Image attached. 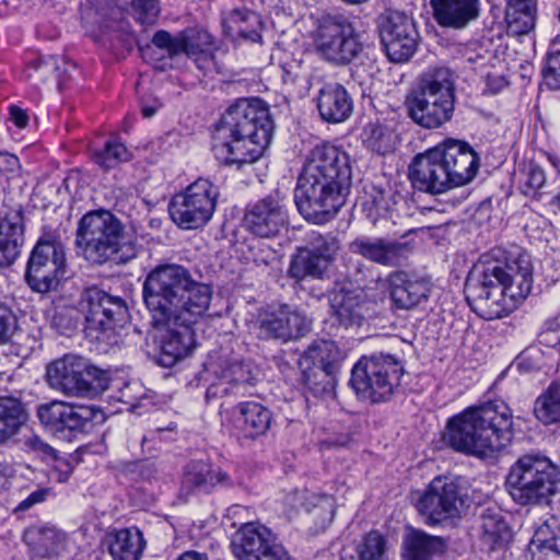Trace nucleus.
I'll return each mask as SVG.
<instances>
[{"mask_svg": "<svg viewBox=\"0 0 560 560\" xmlns=\"http://www.w3.org/2000/svg\"><path fill=\"white\" fill-rule=\"evenodd\" d=\"M142 296L152 317L153 341L160 350L198 347L192 325L209 310L210 285L195 280L182 265L160 264L148 272Z\"/></svg>", "mask_w": 560, "mask_h": 560, "instance_id": "nucleus-1", "label": "nucleus"}, {"mask_svg": "<svg viewBox=\"0 0 560 560\" xmlns=\"http://www.w3.org/2000/svg\"><path fill=\"white\" fill-rule=\"evenodd\" d=\"M533 289L529 256L520 249H495L482 255L465 281V298L471 311L486 320L509 315Z\"/></svg>", "mask_w": 560, "mask_h": 560, "instance_id": "nucleus-2", "label": "nucleus"}, {"mask_svg": "<svg viewBox=\"0 0 560 560\" xmlns=\"http://www.w3.org/2000/svg\"><path fill=\"white\" fill-rule=\"evenodd\" d=\"M351 178L347 152L329 143L316 145L298 178L294 201L299 212L314 224L329 222L345 206Z\"/></svg>", "mask_w": 560, "mask_h": 560, "instance_id": "nucleus-3", "label": "nucleus"}, {"mask_svg": "<svg viewBox=\"0 0 560 560\" xmlns=\"http://www.w3.org/2000/svg\"><path fill=\"white\" fill-rule=\"evenodd\" d=\"M273 128L269 107L262 100L238 98L226 108L214 126L213 154L221 164L240 170L264 155Z\"/></svg>", "mask_w": 560, "mask_h": 560, "instance_id": "nucleus-4", "label": "nucleus"}, {"mask_svg": "<svg viewBox=\"0 0 560 560\" xmlns=\"http://www.w3.org/2000/svg\"><path fill=\"white\" fill-rule=\"evenodd\" d=\"M480 167V156L466 141L447 138L417 154L408 167L413 189L440 195L469 184Z\"/></svg>", "mask_w": 560, "mask_h": 560, "instance_id": "nucleus-5", "label": "nucleus"}, {"mask_svg": "<svg viewBox=\"0 0 560 560\" xmlns=\"http://www.w3.org/2000/svg\"><path fill=\"white\" fill-rule=\"evenodd\" d=\"M512 427L509 406L503 401H490L452 418L444 440L455 451L488 455L510 444Z\"/></svg>", "mask_w": 560, "mask_h": 560, "instance_id": "nucleus-6", "label": "nucleus"}, {"mask_svg": "<svg viewBox=\"0 0 560 560\" xmlns=\"http://www.w3.org/2000/svg\"><path fill=\"white\" fill-rule=\"evenodd\" d=\"M78 253L90 264H127L137 256L136 244L127 238L125 224L105 209L86 212L75 231Z\"/></svg>", "mask_w": 560, "mask_h": 560, "instance_id": "nucleus-7", "label": "nucleus"}, {"mask_svg": "<svg viewBox=\"0 0 560 560\" xmlns=\"http://www.w3.org/2000/svg\"><path fill=\"white\" fill-rule=\"evenodd\" d=\"M504 485L520 506H549L560 492V467L545 454L525 453L510 466Z\"/></svg>", "mask_w": 560, "mask_h": 560, "instance_id": "nucleus-8", "label": "nucleus"}, {"mask_svg": "<svg viewBox=\"0 0 560 560\" xmlns=\"http://www.w3.org/2000/svg\"><path fill=\"white\" fill-rule=\"evenodd\" d=\"M408 117L424 129L451 121L455 110L453 74L444 67L431 68L413 83L405 100Z\"/></svg>", "mask_w": 560, "mask_h": 560, "instance_id": "nucleus-9", "label": "nucleus"}, {"mask_svg": "<svg viewBox=\"0 0 560 560\" xmlns=\"http://www.w3.org/2000/svg\"><path fill=\"white\" fill-rule=\"evenodd\" d=\"M314 51L332 67H347L360 60L364 43L353 16L345 13L323 15L313 33Z\"/></svg>", "mask_w": 560, "mask_h": 560, "instance_id": "nucleus-10", "label": "nucleus"}, {"mask_svg": "<svg viewBox=\"0 0 560 560\" xmlns=\"http://www.w3.org/2000/svg\"><path fill=\"white\" fill-rule=\"evenodd\" d=\"M404 375L400 360L390 353L374 352L363 355L354 364L349 383L360 400L381 404L400 392Z\"/></svg>", "mask_w": 560, "mask_h": 560, "instance_id": "nucleus-11", "label": "nucleus"}, {"mask_svg": "<svg viewBox=\"0 0 560 560\" xmlns=\"http://www.w3.org/2000/svg\"><path fill=\"white\" fill-rule=\"evenodd\" d=\"M83 303L86 338L98 345L116 346L115 328L129 319L126 301L94 287L85 290Z\"/></svg>", "mask_w": 560, "mask_h": 560, "instance_id": "nucleus-12", "label": "nucleus"}, {"mask_svg": "<svg viewBox=\"0 0 560 560\" xmlns=\"http://www.w3.org/2000/svg\"><path fill=\"white\" fill-rule=\"evenodd\" d=\"M340 249V241L332 233H311L305 245L296 247L290 256L287 277L295 284L328 279Z\"/></svg>", "mask_w": 560, "mask_h": 560, "instance_id": "nucleus-13", "label": "nucleus"}, {"mask_svg": "<svg viewBox=\"0 0 560 560\" xmlns=\"http://www.w3.org/2000/svg\"><path fill=\"white\" fill-rule=\"evenodd\" d=\"M47 378L52 387L67 395L95 397L109 386V372L101 370L83 358L67 353L47 366Z\"/></svg>", "mask_w": 560, "mask_h": 560, "instance_id": "nucleus-14", "label": "nucleus"}, {"mask_svg": "<svg viewBox=\"0 0 560 560\" xmlns=\"http://www.w3.org/2000/svg\"><path fill=\"white\" fill-rule=\"evenodd\" d=\"M24 278L34 292L57 290L68 278L67 253L61 241L52 235L39 237L30 254Z\"/></svg>", "mask_w": 560, "mask_h": 560, "instance_id": "nucleus-15", "label": "nucleus"}, {"mask_svg": "<svg viewBox=\"0 0 560 560\" xmlns=\"http://www.w3.org/2000/svg\"><path fill=\"white\" fill-rule=\"evenodd\" d=\"M219 188L206 178H198L184 191L172 197L168 213L172 221L182 230H196L205 226L212 218Z\"/></svg>", "mask_w": 560, "mask_h": 560, "instance_id": "nucleus-16", "label": "nucleus"}, {"mask_svg": "<svg viewBox=\"0 0 560 560\" xmlns=\"http://www.w3.org/2000/svg\"><path fill=\"white\" fill-rule=\"evenodd\" d=\"M465 495L454 479L439 476L419 494L416 509L427 524H441L459 516Z\"/></svg>", "mask_w": 560, "mask_h": 560, "instance_id": "nucleus-17", "label": "nucleus"}, {"mask_svg": "<svg viewBox=\"0 0 560 560\" xmlns=\"http://www.w3.org/2000/svg\"><path fill=\"white\" fill-rule=\"evenodd\" d=\"M377 28L384 51L392 62H406L415 55L419 34L410 16L388 10L380 15Z\"/></svg>", "mask_w": 560, "mask_h": 560, "instance_id": "nucleus-18", "label": "nucleus"}, {"mask_svg": "<svg viewBox=\"0 0 560 560\" xmlns=\"http://www.w3.org/2000/svg\"><path fill=\"white\" fill-rule=\"evenodd\" d=\"M243 221L245 229L258 237L278 236L289 224L284 198L276 191L249 203Z\"/></svg>", "mask_w": 560, "mask_h": 560, "instance_id": "nucleus-19", "label": "nucleus"}, {"mask_svg": "<svg viewBox=\"0 0 560 560\" xmlns=\"http://www.w3.org/2000/svg\"><path fill=\"white\" fill-rule=\"evenodd\" d=\"M339 352H300L298 365L306 387L315 395L334 392L340 369Z\"/></svg>", "mask_w": 560, "mask_h": 560, "instance_id": "nucleus-20", "label": "nucleus"}, {"mask_svg": "<svg viewBox=\"0 0 560 560\" xmlns=\"http://www.w3.org/2000/svg\"><path fill=\"white\" fill-rule=\"evenodd\" d=\"M36 413L39 422L54 433L82 431L96 416L92 407L75 406L61 400L40 404Z\"/></svg>", "mask_w": 560, "mask_h": 560, "instance_id": "nucleus-21", "label": "nucleus"}, {"mask_svg": "<svg viewBox=\"0 0 560 560\" xmlns=\"http://www.w3.org/2000/svg\"><path fill=\"white\" fill-rule=\"evenodd\" d=\"M310 320L295 306L283 304L276 313L260 320L258 337L287 342L303 337L310 330Z\"/></svg>", "mask_w": 560, "mask_h": 560, "instance_id": "nucleus-22", "label": "nucleus"}, {"mask_svg": "<svg viewBox=\"0 0 560 560\" xmlns=\"http://www.w3.org/2000/svg\"><path fill=\"white\" fill-rule=\"evenodd\" d=\"M152 44L164 50L170 58L180 54L195 56L214 44L213 36L206 30L186 28L173 36L170 32L160 30L154 33Z\"/></svg>", "mask_w": 560, "mask_h": 560, "instance_id": "nucleus-23", "label": "nucleus"}, {"mask_svg": "<svg viewBox=\"0 0 560 560\" xmlns=\"http://www.w3.org/2000/svg\"><path fill=\"white\" fill-rule=\"evenodd\" d=\"M388 285L390 300L394 306L400 310H410L427 301L432 289L429 278L401 270L388 276Z\"/></svg>", "mask_w": 560, "mask_h": 560, "instance_id": "nucleus-24", "label": "nucleus"}, {"mask_svg": "<svg viewBox=\"0 0 560 560\" xmlns=\"http://www.w3.org/2000/svg\"><path fill=\"white\" fill-rule=\"evenodd\" d=\"M351 253L386 267H396L405 259L407 244L383 237H358L349 244Z\"/></svg>", "mask_w": 560, "mask_h": 560, "instance_id": "nucleus-25", "label": "nucleus"}, {"mask_svg": "<svg viewBox=\"0 0 560 560\" xmlns=\"http://www.w3.org/2000/svg\"><path fill=\"white\" fill-rule=\"evenodd\" d=\"M316 106L320 118L328 124L346 121L353 112V100L338 82H327L318 91Z\"/></svg>", "mask_w": 560, "mask_h": 560, "instance_id": "nucleus-26", "label": "nucleus"}, {"mask_svg": "<svg viewBox=\"0 0 560 560\" xmlns=\"http://www.w3.org/2000/svg\"><path fill=\"white\" fill-rule=\"evenodd\" d=\"M433 16L443 27L463 30L480 15V0H430Z\"/></svg>", "mask_w": 560, "mask_h": 560, "instance_id": "nucleus-27", "label": "nucleus"}, {"mask_svg": "<svg viewBox=\"0 0 560 560\" xmlns=\"http://www.w3.org/2000/svg\"><path fill=\"white\" fill-rule=\"evenodd\" d=\"M24 214L16 209L0 218V268L11 266L20 256L24 244Z\"/></svg>", "mask_w": 560, "mask_h": 560, "instance_id": "nucleus-28", "label": "nucleus"}, {"mask_svg": "<svg viewBox=\"0 0 560 560\" xmlns=\"http://www.w3.org/2000/svg\"><path fill=\"white\" fill-rule=\"evenodd\" d=\"M276 544H278L276 535L259 523L243 525L233 540L234 553L240 560L257 559Z\"/></svg>", "mask_w": 560, "mask_h": 560, "instance_id": "nucleus-29", "label": "nucleus"}, {"mask_svg": "<svg viewBox=\"0 0 560 560\" xmlns=\"http://www.w3.org/2000/svg\"><path fill=\"white\" fill-rule=\"evenodd\" d=\"M23 539L34 559H52L66 548V534L50 525L28 527Z\"/></svg>", "mask_w": 560, "mask_h": 560, "instance_id": "nucleus-30", "label": "nucleus"}, {"mask_svg": "<svg viewBox=\"0 0 560 560\" xmlns=\"http://www.w3.org/2000/svg\"><path fill=\"white\" fill-rule=\"evenodd\" d=\"M234 421L241 438L256 440L270 429L272 412L256 401H244L234 409Z\"/></svg>", "mask_w": 560, "mask_h": 560, "instance_id": "nucleus-31", "label": "nucleus"}, {"mask_svg": "<svg viewBox=\"0 0 560 560\" xmlns=\"http://www.w3.org/2000/svg\"><path fill=\"white\" fill-rule=\"evenodd\" d=\"M529 560H560V522L550 516L539 524L527 546Z\"/></svg>", "mask_w": 560, "mask_h": 560, "instance_id": "nucleus-32", "label": "nucleus"}, {"mask_svg": "<svg viewBox=\"0 0 560 560\" xmlns=\"http://www.w3.org/2000/svg\"><path fill=\"white\" fill-rule=\"evenodd\" d=\"M402 199L389 185L365 184L362 208L366 218L375 225L381 219L392 218L395 207Z\"/></svg>", "mask_w": 560, "mask_h": 560, "instance_id": "nucleus-33", "label": "nucleus"}, {"mask_svg": "<svg viewBox=\"0 0 560 560\" xmlns=\"http://www.w3.org/2000/svg\"><path fill=\"white\" fill-rule=\"evenodd\" d=\"M402 557L405 560H432L447 548L446 540L423 530L410 528L404 536Z\"/></svg>", "mask_w": 560, "mask_h": 560, "instance_id": "nucleus-34", "label": "nucleus"}, {"mask_svg": "<svg viewBox=\"0 0 560 560\" xmlns=\"http://www.w3.org/2000/svg\"><path fill=\"white\" fill-rule=\"evenodd\" d=\"M329 303L341 325L361 326L364 322L361 296L354 290L346 285H336L329 294Z\"/></svg>", "mask_w": 560, "mask_h": 560, "instance_id": "nucleus-35", "label": "nucleus"}, {"mask_svg": "<svg viewBox=\"0 0 560 560\" xmlns=\"http://www.w3.org/2000/svg\"><path fill=\"white\" fill-rule=\"evenodd\" d=\"M229 476L206 462H190L182 480V491L191 493L195 491L209 492L214 486L225 483Z\"/></svg>", "mask_w": 560, "mask_h": 560, "instance_id": "nucleus-36", "label": "nucleus"}, {"mask_svg": "<svg viewBox=\"0 0 560 560\" xmlns=\"http://www.w3.org/2000/svg\"><path fill=\"white\" fill-rule=\"evenodd\" d=\"M107 547L113 560H140L145 540L139 529L124 528L108 535Z\"/></svg>", "mask_w": 560, "mask_h": 560, "instance_id": "nucleus-37", "label": "nucleus"}, {"mask_svg": "<svg viewBox=\"0 0 560 560\" xmlns=\"http://www.w3.org/2000/svg\"><path fill=\"white\" fill-rule=\"evenodd\" d=\"M206 365L219 378L230 383H252L257 374L252 363L230 354L219 355L215 360L211 358Z\"/></svg>", "mask_w": 560, "mask_h": 560, "instance_id": "nucleus-38", "label": "nucleus"}, {"mask_svg": "<svg viewBox=\"0 0 560 560\" xmlns=\"http://www.w3.org/2000/svg\"><path fill=\"white\" fill-rule=\"evenodd\" d=\"M536 7L533 0H509L505 9V22L510 33L527 34L535 25Z\"/></svg>", "mask_w": 560, "mask_h": 560, "instance_id": "nucleus-39", "label": "nucleus"}, {"mask_svg": "<svg viewBox=\"0 0 560 560\" xmlns=\"http://www.w3.org/2000/svg\"><path fill=\"white\" fill-rule=\"evenodd\" d=\"M26 421L22 402L11 397H0V442L14 435Z\"/></svg>", "mask_w": 560, "mask_h": 560, "instance_id": "nucleus-40", "label": "nucleus"}, {"mask_svg": "<svg viewBox=\"0 0 560 560\" xmlns=\"http://www.w3.org/2000/svg\"><path fill=\"white\" fill-rule=\"evenodd\" d=\"M534 412L545 425L560 423V384L552 383L537 397Z\"/></svg>", "mask_w": 560, "mask_h": 560, "instance_id": "nucleus-41", "label": "nucleus"}, {"mask_svg": "<svg viewBox=\"0 0 560 560\" xmlns=\"http://www.w3.org/2000/svg\"><path fill=\"white\" fill-rule=\"evenodd\" d=\"M229 23L236 26L238 34L253 43L261 40V18L255 11L247 8H236L230 12Z\"/></svg>", "mask_w": 560, "mask_h": 560, "instance_id": "nucleus-42", "label": "nucleus"}, {"mask_svg": "<svg viewBox=\"0 0 560 560\" xmlns=\"http://www.w3.org/2000/svg\"><path fill=\"white\" fill-rule=\"evenodd\" d=\"M362 140L371 151L385 155L395 149V136L385 125L369 122L362 131Z\"/></svg>", "mask_w": 560, "mask_h": 560, "instance_id": "nucleus-43", "label": "nucleus"}, {"mask_svg": "<svg viewBox=\"0 0 560 560\" xmlns=\"http://www.w3.org/2000/svg\"><path fill=\"white\" fill-rule=\"evenodd\" d=\"M131 158L126 145L119 140H107L104 147L93 151L94 162L105 170H110Z\"/></svg>", "mask_w": 560, "mask_h": 560, "instance_id": "nucleus-44", "label": "nucleus"}, {"mask_svg": "<svg viewBox=\"0 0 560 560\" xmlns=\"http://www.w3.org/2000/svg\"><path fill=\"white\" fill-rule=\"evenodd\" d=\"M280 68L284 84L303 85L308 82V67L302 59L287 56L280 61Z\"/></svg>", "mask_w": 560, "mask_h": 560, "instance_id": "nucleus-45", "label": "nucleus"}, {"mask_svg": "<svg viewBox=\"0 0 560 560\" xmlns=\"http://www.w3.org/2000/svg\"><path fill=\"white\" fill-rule=\"evenodd\" d=\"M483 536L493 546L503 541L508 532V525L499 513L487 510L481 515L480 525Z\"/></svg>", "mask_w": 560, "mask_h": 560, "instance_id": "nucleus-46", "label": "nucleus"}, {"mask_svg": "<svg viewBox=\"0 0 560 560\" xmlns=\"http://www.w3.org/2000/svg\"><path fill=\"white\" fill-rule=\"evenodd\" d=\"M131 15L143 26H152L158 22L161 13L159 0H131Z\"/></svg>", "mask_w": 560, "mask_h": 560, "instance_id": "nucleus-47", "label": "nucleus"}, {"mask_svg": "<svg viewBox=\"0 0 560 560\" xmlns=\"http://www.w3.org/2000/svg\"><path fill=\"white\" fill-rule=\"evenodd\" d=\"M386 539L378 532L369 533L359 547V560H383Z\"/></svg>", "mask_w": 560, "mask_h": 560, "instance_id": "nucleus-48", "label": "nucleus"}, {"mask_svg": "<svg viewBox=\"0 0 560 560\" xmlns=\"http://www.w3.org/2000/svg\"><path fill=\"white\" fill-rule=\"evenodd\" d=\"M545 84L550 90H560V48L551 47L545 59L542 68Z\"/></svg>", "mask_w": 560, "mask_h": 560, "instance_id": "nucleus-49", "label": "nucleus"}, {"mask_svg": "<svg viewBox=\"0 0 560 560\" xmlns=\"http://www.w3.org/2000/svg\"><path fill=\"white\" fill-rule=\"evenodd\" d=\"M22 444L26 452L33 453L42 460L48 462L58 459V452L36 434L25 435L22 440Z\"/></svg>", "mask_w": 560, "mask_h": 560, "instance_id": "nucleus-50", "label": "nucleus"}, {"mask_svg": "<svg viewBox=\"0 0 560 560\" xmlns=\"http://www.w3.org/2000/svg\"><path fill=\"white\" fill-rule=\"evenodd\" d=\"M559 324L556 319H549L545 323L542 330L539 332L537 341L546 348H558L560 350V332Z\"/></svg>", "mask_w": 560, "mask_h": 560, "instance_id": "nucleus-51", "label": "nucleus"}, {"mask_svg": "<svg viewBox=\"0 0 560 560\" xmlns=\"http://www.w3.org/2000/svg\"><path fill=\"white\" fill-rule=\"evenodd\" d=\"M191 352H148L150 360L156 365L171 369L185 360Z\"/></svg>", "mask_w": 560, "mask_h": 560, "instance_id": "nucleus-52", "label": "nucleus"}, {"mask_svg": "<svg viewBox=\"0 0 560 560\" xmlns=\"http://www.w3.org/2000/svg\"><path fill=\"white\" fill-rule=\"evenodd\" d=\"M27 69L38 72L42 78H46L50 72L58 69V60L54 56L37 57L28 62Z\"/></svg>", "mask_w": 560, "mask_h": 560, "instance_id": "nucleus-53", "label": "nucleus"}, {"mask_svg": "<svg viewBox=\"0 0 560 560\" xmlns=\"http://www.w3.org/2000/svg\"><path fill=\"white\" fill-rule=\"evenodd\" d=\"M16 319L12 311L0 303V345L4 343L10 336V331L15 327Z\"/></svg>", "mask_w": 560, "mask_h": 560, "instance_id": "nucleus-54", "label": "nucleus"}, {"mask_svg": "<svg viewBox=\"0 0 560 560\" xmlns=\"http://www.w3.org/2000/svg\"><path fill=\"white\" fill-rule=\"evenodd\" d=\"M526 184L534 190L541 189L546 184V174L540 165L537 163H529L527 167Z\"/></svg>", "mask_w": 560, "mask_h": 560, "instance_id": "nucleus-55", "label": "nucleus"}, {"mask_svg": "<svg viewBox=\"0 0 560 560\" xmlns=\"http://www.w3.org/2000/svg\"><path fill=\"white\" fill-rule=\"evenodd\" d=\"M144 397V388L140 384L128 385L124 390H121L119 399L125 404H129L130 409H135L138 407V400Z\"/></svg>", "mask_w": 560, "mask_h": 560, "instance_id": "nucleus-56", "label": "nucleus"}, {"mask_svg": "<svg viewBox=\"0 0 560 560\" xmlns=\"http://www.w3.org/2000/svg\"><path fill=\"white\" fill-rule=\"evenodd\" d=\"M47 489H38L32 492L26 499L21 501L16 506L15 511H26L31 509L33 505L44 502L47 497Z\"/></svg>", "mask_w": 560, "mask_h": 560, "instance_id": "nucleus-57", "label": "nucleus"}, {"mask_svg": "<svg viewBox=\"0 0 560 560\" xmlns=\"http://www.w3.org/2000/svg\"><path fill=\"white\" fill-rule=\"evenodd\" d=\"M10 119L19 128H25L28 124V115L23 108L11 105L9 107Z\"/></svg>", "mask_w": 560, "mask_h": 560, "instance_id": "nucleus-58", "label": "nucleus"}, {"mask_svg": "<svg viewBox=\"0 0 560 560\" xmlns=\"http://www.w3.org/2000/svg\"><path fill=\"white\" fill-rule=\"evenodd\" d=\"M187 57L192 59L200 70L209 69L213 62V54L209 50V48L202 50L200 54Z\"/></svg>", "mask_w": 560, "mask_h": 560, "instance_id": "nucleus-59", "label": "nucleus"}, {"mask_svg": "<svg viewBox=\"0 0 560 560\" xmlns=\"http://www.w3.org/2000/svg\"><path fill=\"white\" fill-rule=\"evenodd\" d=\"M512 366L516 368L520 372H530L538 369V365L530 358L524 357L523 353L515 358Z\"/></svg>", "mask_w": 560, "mask_h": 560, "instance_id": "nucleus-60", "label": "nucleus"}, {"mask_svg": "<svg viewBox=\"0 0 560 560\" xmlns=\"http://www.w3.org/2000/svg\"><path fill=\"white\" fill-rule=\"evenodd\" d=\"M335 348L337 347L335 346L334 341L320 339L314 340L311 345L307 346L306 350H334Z\"/></svg>", "mask_w": 560, "mask_h": 560, "instance_id": "nucleus-61", "label": "nucleus"}, {"mask_svg": "<svg viewBox=\"0 0 560 560\" xmlns=\"http://www.w3.org/2000/svg\"><path fill=\"white\" fill-rule=\"evenodd\" d=\"M177 560H209L207 553L189 550L182 553Z\"/></svg>", "mask_w": 560, "mask_h": 560, "instance_id": "nucleus-62", "label": "nucleus"}, {"mask_svg": "<svg viewBox=\"0 0 560 560\" xmlns=\"http://www.w3.org/2000/svg\"><path fill=\"white\" fill-rule=\"evenodd\" d=\"M160 107H161V103L158 101H154L153 105H142L141 112H142L143 117H145V118L153 117Z\"/></svg>", "mask_w": 560, "mask_h": 560, "instance_id": "nucleus-63", "label": "nucleus"}, {"mask_svg": "<svg viewBox=\"0 0 560 560\" xmlns=\"http://www.w3.org/2000/svg\"><path fill=\"white\" fill-rule=\"evenodd\" d=\"M503 84L504 82L501 78H488V88L492 93H498L502 89Z\"/></svg>", "mask_w": 560, "mask_h": 560, "instance_id": "nucleus-64", "label": "nucleus"}]
</instances>
